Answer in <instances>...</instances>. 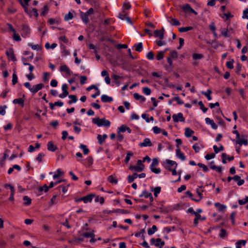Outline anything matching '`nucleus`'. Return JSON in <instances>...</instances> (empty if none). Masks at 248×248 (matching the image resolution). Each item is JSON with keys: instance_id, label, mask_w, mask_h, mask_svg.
Instances as JSON below:
<instances>
[{"instance_id": "9", "label": "nucleus", "mask_w": 248, "mask_h": 248, "mask_svg": "<svg viewBox=\"0 0 248 248\" xmlns=\"http://www.w3.org/2000/svg\"><path fill=\"white\" fill-rule=\"evenodd\" d=\"M205 122L207 124H210L211 127L214 129H216L217 128V124L214 123V121L209 118H206L205 119Z\"/></svg>"}, {"instance_id": "53", "label": "nucleus", "mask_w": 248, "mask_h": 248, "mask_svg": "<svg viewBox=\"0 0 248 248\" xmlns=\"http://www.w3.org/2000/svg\"><path fill=\"white\" fill-rule=\"evenodd\" d=\"M6 106H0V115H4L5 114V109L6 108Z\"/></svg>"}, {"instance_id": "14", "label": "nucleus", "mask_w": 248, "mask_h": 248, "mask_svg": "<svg viewBox=\"0 0 248 248\" xmlns=\"http://www.w3.org/2000/svg\"><path fill=\"white\" fill-rule=\"evenodd\" d=\"M112 78L114 79L115 81V83L118 85L119 86L120 84V82L119 81L120 79H123V77L117 75L113 74L111 76Z\"/></svg>"}, {"instance_id": "18", "label": "nucleus", "mask_w": 248, "mask_h": 248, "mask_svg": "<svg viewBox=\"0 0 248 248\" xmlns=\"http://www.w3.org/2000/svg\"><path fill=\"white\" fill-rule=\"evenodd\" d=\"M13 103L15 104L20 105L23 107L24 106V100L21 98L15 99L13 100Z\"/></svg>"}, {"instance_id": "64", "label": "nucleus", "mask_w": 248, "mask_h": 248, "mask_svg": "<svg viewBox=\"0 0 248 248\" xmlns=\"http://www.w3.org/2000/svg\"><path fill=\"white\" fill-rule=\"evenodd\" d=\"M45 156V154L41 153L38 154L36 159L39 162H41L42 161V158Z\"/></svg>"}, {"instance_id": "40", "label": "nucleus", "mask_w": 248, "mask_h": 248, "mask_svg": "<svg viewBox=\"0 0 248 248\" xmlns=\"http://www.w3.org/2000/svg\"><path fill=\"white\" fill-rule=\"evenodd\" d=\"M147 116L146 114L143 113L142 114L141 117L143 119H145L147 123L149 122L150 121L154 120V118L153 117H151L150 118H148V117H147Z\"/></svg>"}, {"instance_id": "30", "label": "nucleus", "mask_w": 248, "mask_h": 248, "mask_svg": "<svg viewBox=\"0 0 248 248\" xmlns=\"http://www.w3.org/2000/svg\"><path fill=\"white\" fill-rule=\"evenodd\" d=\"M215 205L216 207H218L219 211H222L223 210L225 209L226 207V206L221 204L218 202H217L215 203Z\"/></svg>"}, {"instance_id": "41", "label": "nucleus", "mask_w": 248, "mask_h": 248, "mask_svg": "<svg viewBox=\"0 0 248 248\" xmlns=\"http://www.w3.org/2000/svg\"><path fill=\"white\" fill-rule=\"evenodd\" d=\"M198 104L200 107V108L202 110V111L204 113L207 111L208 108L204 107V105L202 101L199 102Z\"/></svg>"}, {"instance_id": "62", "label": "nucleus", "mask_w": 248, "mask_h": 248, "mask_svg": "<svg viewBox=\"0 0 248 248\" xmlns=\"http://www.w3.org/2000/svg\"><path fill=\"white\" fill-rule=\"evenodd\" d=\"M153 130L155 134H158L162 131V130L156 126L153 127Z\"/></svg>"}, {"instance_id": "8", "label": "nucleus", "mask_w": 248, "mask_h": 248, "mask_svg": "<svg viewBox=\"0 0 248 248\" xmlns=\"http://www.w3.org/2000/svg\"><path fill=\"white\" fill-rule=\"evenodd\" d=\"M88 15L86 13L80 11V16L82 21L85 23H87L89 22Z\"/></svg>"}, {"instance_id": "59", "label": "nucleus", "mask_w": 248, "mask_h": 248, "mask_svg": "<svg viewBox=\"0 0 248 248\" xmlns=\"http://www.w3.org/2000/svg\"><path fill=\"white\" fill-rule=\"evenodd\" d=\"M227 235V232H226V231H225V230H224V229H221L220 230V234H219V236H220V237L221 238H224Z\"/></svg>"}, {"instance_id": "33", "label": "nucleus", "mask_w": 248, "mask_h": 248, "mask_svg": "<svg viewBox=\"0 0 248 248\" xmlns=\"http://www.w3.org/2000/svg\"><path fill=\"white\" fill-rule=\"evenodd\" d=\"M80 148L83 150L84 155H87L89 152V149L87 148V146L85 145L81 144L80 145Z\"/></svg>"}, {"instance_id": "16", "label": "nucleus", "mask_w": 248, "mask_h": 248, "mask_svg": "<svg viewBox=\"0 0 248 248\" xmlns=\"http://www.w3.org/2000/svg\"><path fill=\"white\" fill-rule=\"evenodd\" d=\"M107 138V135L106 134H104L103 136H102L101 135H98L97 138L99 144H102Z\"/></svg>"}, {"instance_id": "31", "label": "nucleus", "mask_w": 248, "mask_h": 248, "mask_svg": "<svg viewBox=\"0 0 248 248\" xmlns=\"http://www.w3.org/2000/svg\"><path fill=\"white\" fill-rule=\"evenodd\" d=\"M134 46L135 49L138 52H141L142 50V43H139L138 44H135Z\"/></svg>"}, {"instance_id": "7", "label": "nucleus", "mask_w": 248, "mask_h": 248, "mask_svg": "<svg viewBox=\"0 0 248 248\" xmlns=\"http://www.w3.org/2000/svg\"><path fill=\"white\" fill-rule=\"evenodd\" d=\"M94 197H95V195L91 194L80 198V200L83 201L84 203H87L88 202H91L92 201L93 198Z\"/></svg>"}, {"instance_id": "49", "label": "nucleus", "mask_w": 248, "mask_h": 248, "mask_svg": "<svg viewBox=\"0 0 248 248\" xmlns=\"http://www.w3.org/2000/svg\"><path fill=\"white\" fill-rule=\"evenodd\" d=\"M133 155V154L131 152H128L127 153L126 157L125 158L124 161L126 163H127L130 160V158L131 156Z\"/></svg>"}, {"instance_id": "63", "label": "nucleus", "mask_w": 248, "mask_h": 248, "mask_svg": "<svg viewBox=\"0 0 248 248\" xmlns=\"http://www.w3.org/2000/svg\"><path fill=\"white\" fill-rule=\"evenodd\" d=\"M80 78V83L81 84H85L86 80L87 79V77L84 76H81Z\"/></svg>"}, {"instance_id": "1", "label": "nucleus", "mask_w": 248, "mask_h": 248, "mask_svg": "<svg viewBox=\"0 0 248 248\" xmlns=\"http://www.w3.org/2000/svg\"><path fill=\"white\" fill-rule=\"evenodd\" d=\"M92 122L96 124L98 126H109L110 123L108 120L105 119V118L99 119V118H93Z\"/></svg>"}, {"instance_id": "32", "label": "nucleus", "mask_w": 248, "mask_h": 248, "mask_svg": "<svg viewBox=\"0 0 248 248\" xmlns=\"http://www.w3.org/2000/svg\"><path fill=\"white\" fill-rule=\"evenodd\" d=\"M171 21L170 22V23L173 26H179L180 22L175 18H171Z\"/></svg>"}, {"instance_id": "52", "label": "nucleus", "mask_w": 248, "mask_h": 248, "mask_svg": "<svg viewBox=\"0 0 248 248\" xmlns=\"http://www.w3.org/2000/svg\"><path fill=\"white\" fill-rule=\"evenodd\" d=\"M234 62L233 60H232L231 61L227 62L226 63V66L229 69H232L233 68V62Z\"/></svg>"}, {"instance_id": "13", "label": "nucleus", "mask_w": 248, "mask_h": 248, "mask_svg": "<svg viewBox=\"0 0 248 248\" xmlns=\"http://www.w3.org/2000/svg\"><path fill=\"white\" fill-rule=\"evenodd\" d=\"M129 169L131 170H135V171H138V172H140L143 170V168L142 167H140V166H133V165H130L129 167Z\"/></svg>"}, {"instance_id": "17", "label": "nucleus", "mask_w": 248, "mask_h": 248, "mask_svg": "<svg viewBox=\"0 0 248 248\" xmlns=\"http://www.w3.org/2000/svg\"><path fill=\"white\" fill-rule=\"evenodd\" d=\"M133 96L135 99L136 100H140L142 103L145 101V98L144 96L140 95L138 93H134Z\"/></svg>"}, {"instance_id": "22", "label": "nucleus", "mask_w": 248, "mask_h": 248, "mask_svg": "<svg viewBox=\"0 0 248 248\" xmlns=\"http://www.w3.org/2000/svg\"><path fill=\"white\" fill-rule=\"evenodd\" d=\"M23 200L24 202V204L25 205H29L31 203V199L27 196H24L23 198Z\"/></svg>"}, {"instance_id": "21", "label": "nucleus", "mask_w": 248, "mask_h": 248, "mask_svg": "<svg viewBox=\"0 0 248 248\" xmlns=\"http://www.w3.org/2000/svg\"><path fill=\"white\" fill-rule=\"evenodd\" d=\"M137 177L138 174L137 173H134L132 175H128L127 177V180L128 183H132Z\"/></svg>"}, {"instance_id": "45", "label": "nucleus", "mask_w": 248, "mask_h": 248, "mask_svg": "<svg viewBox=\"0 0 248 248\" xmlns=\"http://www.w3.org/2000/svg\"><path fill=\"white\" fill-rule=\"evenodd\" d=\"M12 78V84L15 85L17 82V76L16 74L14 72L13 74Z\"/></svg>"}, {"instance_id": "23", "label": "nucleus", "mask_w": 248, "mask_h": 248, "mask_svg": "<svg viewBox=\"0 0 248 248\" xmlns=\"http://www.w3.org/2000/svg\"><path fill=\"white\" fill-rule=\"evenodd\" d=\"M236 143L239 144L240 145H242L244 144L245 145H247L248 144V140L247 139H240V138L239 140H236Z\"/></svg>"}, {"instance_id": "46", "label": "nucleus", "mask_w": 248, "mask_h": 248, "mask_svg": "<svg viewBox=\"0 0 248 248\" xmlns=\"http://www.w3.org/2000/svg\"><path fill=\"white\" fill-rule=\"evenodd\" d=\"M197 165L200 167V168H202L203 170L205 172H207L208 171V168H207V167L206 166H205V165L202 164V163H199L197 164Z\"/></svg>"}, {"instance_id": "19", "label": "nucleus", "mask_w": 248, "mask_h": 248, "mask_svg": "<svg viewBox=\"0 0 248 248\" xmlns=\"http://www.w3.org/2000/svg\"><path fill=\"white\" fill-rule=\"evenodd\" d=\"M154 34L155 37H159L160 39H163L164 38V33L163 32H161L160 31H155Z\"/></svg>"}, {"instance_id": "50", "label": "nucleus", "mask_w": 248, "mask_h": 248, "mask_svg": "<svg viewBox=\"0 0 248 248\" xmlns=\"http://www.w3.org/2000/svg\"><path fill=\"white\" fill-rule=\"evenodd\" d=\"M151 194V193H149L148 192L145 190V191H143L142 193L140 196V197H142L144 196L145 198H148L150 197Z\"/></svg>"}, {"instance_id": "44", "label": "nucleus", "mask_w": 248, "mask_h": 248, "mask_svg": "<svg viewBox=\"0 0 248 248\" xmlns=\"http://www.w3.org/2000/svg\"><path fill=\"white\" fill-rule=\"evenodd\" d=\"M164 52L165 51L158 52V54L156 56V59L157 60H161L163 58Z\"/></svg>"}, {"instance_id": "15", "label": "nucleus", "mask_w": 248, "mask_h": 248, "mask_svg": "<svg viewBox=\"0 0 248 248\" xmlns=\"http://www.w3.org/2000/svg\"><path fill=\"white\" fill-rule=\"evenodd\" d=\"M113 100L112 97L107 95H102L101 96V101L103 102H110Z\"/></svg>"}, {"instance_id": "26", "label": "nucleus", "mask_w": 248, "mask_h": 248, "mask_svg": "<svg viewBox=\"0 0 248 248\" xmlns=\"http://www.w3.org/2000/svg\"><path fill=\"white\" fill-rule=\"evenodd\" d=\"M108 180L111 184H116L118 183L117 180L113 175L109 176L108 178Z\"/></svg>"}, {"instance_id": "60", "label": "nucleus", "mask_w": 248, "mask_h": 248, "mask_svg": "<svg viewBox=\"0 0 248 248\" xmlns=\"http://www.w3.org/2000/svg\"><path fill=\"white\" fill-rule=\"evenodd\" d=\"M126 126L124 125H122L118 128V132H119L120 133L121 132H124L125 131H126Z\"/></svg>"}, {"instance_id": "39", "label": "nucleus", "mask_w": 248, "mask_h": 248, "mask_svg": "<svg viewBox=\"0 0 248 248\" xmlns=\"http://www.w3.org/2000/svg\"><path fill=\"white\" fill-rule=\"evenodd\" d=\"M213 149L216 154L218 153L220 151H223L224 148L222 145H221L219 148H218L217 145L213 146Z\"/></svg>"}, {"instance_id": "61", "label": "nucleus", "mask_w": 248, "mask_h": 248, "mask_svg": "<svg viewBox=\"0 0 248 248\" xmlns=\"http://www.w3.org/2000/svg\"><path fill=\"white\" fill-rule=\"evenodd\" d=\"M159 210L161 213L167 214L170 212V210L164 208L163 207H160L159 208Z\"/></svg>"}, {"instance_id": "11", "label": "nucleus", "mask_w": 248, "mask_h": 248, "mask_svg": "<svg viewBox=\"0 0 248 248\" xmlns=\"http://www.w3.org/2000/svg\"><path fill=\"white\" fill-rule=\"evenodd\" d=\"M47 149L50 151L54 152L57 149V147L53 144L52 141H50L47 143Z\"/></svg>"}, {"instance_id": "3", "label": "nucleus", "mask_w": 248, "mask_h": 248, "mask_svg": "<svg viewBox=\"0 0 248 248\" xmlns=\"http://www.w3.org/2000/svg\"><path fill=\"white\" fill-rule=\"evenodd\" d=\"M172 119L175 123L180 122H185V118L183 117L182 113L179 112L177 114H173L172 115Z\"/></svg>"}, {"instance_id": "28", "label": "nucleus", "mask_w": 248, "mask_h": 248, "mask_svg": "<svg viewBox=\"0 0 248 248\" xmlns=\"http://www.w3.org/2000/svg\"><path fill=\"white\" fill-rule=\"evenodd\" d=\"M193 29L192 27H182L179 29V31L180 32H186L189 31H191Z\"/></svg>"}, {"instance_id": "36", "label": "nucleus", "mask_w": 248, "mask_h": 248, "mask_svg": "<svg viewBox=\"0 0 248 248\" xmlns=\"http://www.w3.org/2000/svg\"><path fill=\"white\" fill-rule=\"evenodd\" d=\"M73 18V14L71 12H69L67 14L65 15L64 19L65 21H68L69 20L72 19Z\"/></svg>"}, {"instance_id": "12", "label": "nucleus", "mask_w": 248, "mask_h": 248, "mask_svg": "<svg viewBox=\"0 0 248 248\" xmlns=\"http://www.w3.org/2000/svg\"><path fill=\"white\" fill-rule=\"evenodd\" d=\"M60 70L61 72H65L66 74L68 75H71V72L69 68L66 65H62L61 66L60 68Z\"/></svg>"}, {"instance_id": "43", "label": "nucleus", "mask_w": 248, "mask_h": 248, "mask_svg": "<svg viewBox=\"0 0 248 248\" xmlns=\"http://www.w3.org/2000/svg\"><path fill=\"white\" fill-rule=\"evenodd\" d=\"M166 162L167 164L169 165L170 166H173L175 165V167L176 168L177 166V164L176 163L175 161L170 160V159H167L166 160Z\"/></svg>"}, {"instance_id": "2", "label": "nucleus", "mask_w": 248, "mask_h": 248, "mask_svg": "<svg viewBox=\"0 0 248 248\" xmlns=\"http://www.w3.org/2000/svg\"><path fill=\"white\" fill-rule=\"evenodd\" d=\"M21 35L23 37H27L29 34L30 33V29L29 27L25 24H23L22 25V28L21 30Z\"/></svg>"}, {"instance_id": "29", "label": "nucleus", "mask_w": 248, "mask_h": 248, "mask_svg": "<svg viewBox=\"0 0 248 248\" xmlns=\"http://www.w3.org/2000/svg\"><path fill=\"white\" fill-rule=\"evenodd\" d=\"M157 230V227L155 225H153L151 229H149L148 230V234L149 235H151L155 233V232Z\"/></svg>"}, {"instance_id": "35", "label": "nucleus", "mask_w": 248, "mask_h": 248, "mask_svg": "<svg viewBox=\"0 0 248 248\" xmlns=\"http://www.w3.org/2000/svg\"><path fill=\"white\" fill-rule=\"evenodd\" d=\"M165 244V242L164 241H162L160 238L156 239V243L155 244V246L156 247H158L160 246V247H163Z\"/></svg>"}, {"instance_id": "27", "label": "nucleus", "mask_w": 248, "mask_h": 248, "mask_svg": "<svg viewBox=\"0 0 248 248\" xmlns=\"http://www.w3.org/2000/svg\"><path fill=\"white\" fill-rule=\"evenodd\" d=\"M114 30V28L113 27H109L107 29H106L105 30H101V29H100V31L101 33L102 34H107L108 31H111Z\"/></svg>"}, {"instance_id": "47", "label": "nucleus", "mask_w": 248, "mask_h": 248, "mask_svg": "<svg viewBox=\"0 0 248 248\" xmlns=\"http://www.w3.org/2000/svg\"><path fill=\"white\" fill-rule=\"evenodd\" d=\"M192 58L194 60H199L202 58V55L201 54L194 53Z\"/></svg>"}, {"instance_id": "42", "label": "nucleus", "mask_w": 248, "mask_h": 248, "mask_svg": "<svg viewBox=\"0 0 248 248\" xmlns=\"http://www.w3.org/2000/svg\"><path fill=\"white\" fill-rule=\"evenodd\" d=\"M154 196L155 197H157L158 195V194H159L160 192L161 187L159 186H156L154 188Z\"/></svg>"}, {"instance_id": "24", "label": "nucleus", "mask_w": 248, "mask_h": 248, "mask_svg": "<svg viewBox=\"0 0 248 248\" xmlns=\"http://www.w3.org/2000/svg\"><path fill=\"white\" fill-rule=\"evenodd\" d=\"M68 97L71 99V100L68 101L69 104H71L72 103H76L77 101V97L75 95H68Z\"/></svg>"}, {"instance_id": "51", "label": "nucleus", "mask_w": 248, "mask_h": 248, "mask_svg": "<svg viewBox=\"0 0 248 248\" xmlns=\"http://www.w3.org/2000/svg\"><path fill=\"white\" fill-rule=\"evenodd\" d=\"M61 47L62 49V54L64 55H68L70 54L69 51L65 49V46L64 45H62Z\"/></svg>"}, {"instance_id": "57", "label": "nucleus", "mask_w": 248, "mask_h": 248, "mask_svg": "<svg viewBox=\"0 0 248 248\" xmlns=\"http://www.w3.org/2000/svg\"><path fill=\"white\" fill-rule=\"evenodd\" d=\"M158 164V160L157 158H155L152 160V163L150 166V167H153L157 166Z\"/></svg>"}, {"instance_id": "48", "label": "nucleus", "mask_w": 248, "mask_h": 248, "mask_svg": "<svg viewBox=\"0 0 248 248\" xmlns=\"http://www.w3.org/2000/svg\"><path fill=\"white\" fill-rule=\"evenodd\" d=\"M48 8L47 5H45L43 8V11L41 13V16H44L47 13Z\"/></svg>"}, {"instance_id": "6", "label": "nucleus", "mask_w": 248, "mask_h": 248, "mask_svg": "<svg viewBox=\"0 0 248 248\" xmlns=\"http://www.w3.org/2000/svg\"><path fill=\"white\" fill-rule=\"evenodd\" d=\"M152 145V142L148 138H146L143 140L142 142H140L139 143V146L140 147H150Z\"/></svg>"}, {"instance_id": "38", "label": "nucleus", "mask_w": 248, "mask_h": 248, "mask_svg": "<svg viewBox=\"0 0 248 248\" xmlns=\"http://www.w3.org/2000/svg\"><path fill=\"white\" fill-rule=\"evenodd\" d=\"M126 15L127 13L125 12L124 10L122 13L119 14V17L122 20H124L125 19V18L127 16Z\"/></svg>"}, {"instance_id": "56", "label": "nucleus", "mask_w": 248, "mask_h": 248, "mask_svg": "<svg viewBox=\"0 0 248 248\" xmlns=\"http://www.w3.org/2000/svg\"><path fill=\"white\" fill-rule=\"evenodd\" d=\"M147 58L150 60H152L154 59V54L152 51L149 52L147 54Z\"/></svg>"}, {"instance_id": "10", "label": "nucleus", "mask_w": 248, "mask_h": 248, "mask_svg": "<svg viewBox=\"0 0 248 248\" xmlns=\"http://www.w3.org/2000/svg\"><path fill=\"white\" fill-rule=\"evenodd\" d=\"M176 155L177 157L180 158L182 160H185L186 159L185 155L181 152L179 148H177L176 150Z\"/></svg>"}, {"instance_id": "58", "label": "nucleus", "mask_w": 248, "mask_h": 248, "mask_svg": "<svg viewBox=\"0 0 248 248\" xmlns=\"http://www.w3.org/2000/svg\"><path fill=\"white\" fill-rule=\"evenodd\" d=\"M143 92L146 94V95H150L151 91L148 87H144L143 88Z\"/></svg>"}, {"instance_id": "34", "label": "nucleus", "mask_w": 248, "mask_h": 248, "mask_svg": "<svg viewBox=\"0 0 248 248\" xmlns=\"http://www.w3.org/2000/svg\"><path fill=\"white\" fill-rule=\"evenodd\" d=\"M49 187L46 184H45L42 186H40L38 188V190L39 192H41L43 191H44L45 192H46L48 190Z\"/></svg>"}, {"instance_id": "5", "label": "nucleus", "mask_w": 248, "mask_h": 248, "mask_svg": "<svg viewBox=\"0 0 248 248\" xmlns=\"http://www.w3.org/2000/svg\"><path fill=\"white\" fill-rule=\"evenodd\" d=\"M44 87V85L42 83H40L37 85H33L31 89H30V92L32 93H35L38 91L41 90Z\"/></svg>"}, {"instance_id": "4", "label": "nucleus", "mask_w": 248, "mask_h": 248, "mask_svg": "<svg viewBox=\"0 0 248 248\" xmlns=\"http://www.w3.org/2000/svg\"><path fill=\"white\" fill-rule=\"evenodd\" d=\"M6 55L9 60L13 61H16V58L14 55V50L12 48H10L6 52Z\"/></svg>"}, {"instance_id": "55", "label": "nucleus", "mask_w": 248, "mask_h": 248, "mask_svg": "<svg viewBox=\"0 0 248 248\" xmlns=\"http://www.w3.org/2000/svg\"><path fill=\"white\" fill-rule=\"evenodd\" d=\"M95 202H99L100 203L102 204L104 203V199L103 197H99L98 196H96L95 197Z\"/></svg>"}, {"instance_id": "20", "label": "nucleus", "mask_w": 248, "mask_h": 248, "mask_svg": "<svg viewBox=\"0 0 248 248\" xmlns=\"http://www.w3.org/2000/svg\"><path fill=\"white\" fill-rule=\"evenodd\" d=\"M194 133V131L190 128L187 127L185 128V135L186 137H190L192 134Z\"/></svg>"}, {"instance_id": "54", "label": "nucleus", "mask_w": 248, "mask_h": 248, "mask_svg": "<svg viewBox=\"0 0 248 248\" xmlns=\"http://www.w3.org/2000/svg\"><path fill=\"white\" fill-rule=\"evenodd\" d=\"M57 174H55L53 175L54 179L58 178L60 175L63 174V172L61 171L60 169L57 170Z\"/></svg>"}, {"instance_id": "25", "label": "nucleus", "mask_w": 248, "mask_h": 248, "mask_svg": "<svg viewBox=\"0 0 248 248\" xmlns=\"http://www.w3.org/2000/svg\"><path fill=\"white\" fill-rule=\"evenodd\" d=\"M202 93L208 99V100H211L212 99L211 94L212 93V91L208 89L207 92H202Z\"/></svg>"}, {"instance_id": "37", "label": "nucleus", "mask_w": 248, "mask_h": 248, "mask_svg": "<svg viewBox=\"0 0 248 248\" xmlns=\"http://www.w3.org/2000/svg\"><path fill=\"white\" fill-rule=\"evenodd\" d=\"M182 9H183V10H184V12L187 11V12H190L192 8L190 7L189 4H186V5H184L183 6Z\"/></svg>"}]
</instances>
